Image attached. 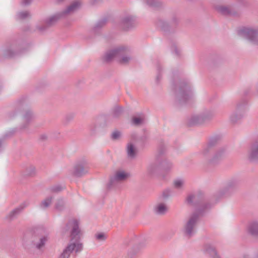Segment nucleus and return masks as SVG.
I'll list each match as a JSON object with an SVG mask.
<instances>
[{
    "instance_id": "nucleus-1",
    "label": "nucleus",
    "mask_w": 258,
    "mask_h": 258,
    "mask_svg": "<svg viewBox=\"0 0 258 258\" xmlns=\"http://www.w3.org/2000/svg\"><path fill=\"white\" fill-rule=\"evenodd\" d=\"M67 227L72 229L71 232V242L63 250L58 258H69L74 250H75L76 252H78L81 251L83 248L82 244L78 241L80 232L78 221L77 220L70 221Z\"/></svg>"
},
{
    "instance_id": "nucleus-2",
    "label": "nucleus",
    "mask_w": 258,
    "mask_h": 258,
    "mask_svg": "<svg viewBox=\"0 0 258 258\" xmlns=\"http://www.w3.org/2000/svg\"><path fill=\"white\" fill-rule=\"evenodd\" d=\"M128 52V50L126 48L119 46L106 52L104 58L106 61H109L116 58L120 63L126 64L131 59V57L127 55Z\"/></svg>"
},
{
    "instance_id": "nucleus-3",
    "label": "nucleus",
    "mask_w": 258,
    "mask_h": 258,
    "mask_svg": "<svg viewBox=\"0 0 258 258\" xmlns=\"http://www.w3.org/2000/svg\"><path fill=\"white\" fill-rule=\"evenodd\" d=\"M198 219V215L197 214H193L185 225L184 232L188 236H190L195 232V227L197 222Z\"/></svg>"
},
{
    "instance_id": "nucleus-4",
    "label": "nucleus",
    "mask_w": 258,
    "mask_h": 258,
    "mask_svg": "<svg viewBox=\"0 0 258 258\" xmlns=\"http://www.w3.org/2000/svg\"><path fill=\"white\" fill-rule=\"evenodd\" d=\"M130 176V173L123 170H117L111 179L112 184H115L116 182H122L126 180Z\"/></svg>"
},
{
    "instance_id": "nucleus-5",
    "label": "nucleus",
    "mask_w": 258,
    "mask_h": 258,
    "mask_svg": "<svg viewBox=\"0 0 258 258\" xmlns=\"http://www.w3.org/2000/svg\"><path fill=\"white\" fill-rule=\"evenodd\" d=\"M239 34L241 36L247 38L251 42H255L256 41L257 33L253 29L244 28L240 31Z\"/></svg>"
},
{
    "instance_id": "nucleus-6",
    "label": "nucleus",
    "mask_w": 258,
    "mask_h": 258,
    "mask_svg": "<svg viewBox=\"0 0 258 258\" xmlns=\"http://www.w3.org/2000/svg\"><path fill=\"white\" fill-rule=\"evenodd\" d=\"M248 158L252 161L258 159V141L251 146L248 153Z\"/></svg>"
},
{
    "instance_id": "nucleus-7",
    "label": "nucleus",
    "mask_w": 258,
    "mask_h": 258,
    "mask_svg": "<svg viewBox=\"0 0 258 258\" xmlns=\"http://www.w3.org/2000/svg\"><path fill=\"white\" fill-rule=\"evenodd\" d=\"M88 171V168L82 164H78L75 166L74 170V174L76 176H81Z\"/></svg>"
},
{
    "instance_id": "nucleus-8",
    "label": "nucleus",
    "mask_w": 258,
    "mask_h": 258,
    "mask_svg": "<svg viewBox=\"0 0 258 258\" xmlns=\"http://www.w3.org/2000/svg\"><path fill=\"white\" fill-rule=\"evenodd\" d=\"M135 23V20L132 16L124 18L121 21V25L123 29H127L132 26Z\"/></svg>"
},
{
    "instance_id": "nucleus-9",
    "label": "nucleus",
    "mask_w": 258,
    "mask_h": 258,
    "mask_svg": "<svg viewBox=\"0 0 258 258\" xmlns=\"http://www.w3.org/2000/svg\"><path fill=\"white\" fill-rule=\"evenodd\" d=\"M168 210L167 205L165 203H159L158 204L155 208V212L160 215H163L165 214Z\"/></svg>"
},
{
    "instance_id": "nucleus-10",
    "label": "nucleus",
    "mask_w": 258,
    "mask_h": 258,
    "mask_svg": "<svg viewBox=\"0 0 258 258\" xmlns=\"http://www.w3.org/2000/svg\"><path fill=\"white\" fill-rule=\"evenodd\" d=\"M212 114L210 113H205L200 116H196L193 118L195 123H200L207 120H209L212 117Z\"/></svg>"
},
{
    "instance_id": "nucleus-11",
    "label": "nucleus",
    "mask_w": 258,
    "mask_h": 258,
    "mask_svg": "<svg viewBox=\"0 0 258 258\" xmlns=\"http://www.w3.org/2000/svg\"><path fill=\"white\" fill-rule=\"evenodd\" d=\"M248 231L253 236H258V223L253 222L249 224Z\"/></svg>"
},
{
    "instance_id": "nucleus-12",
    "label": "nucleus",
    "mask_w": 258,
    "mask_h": 258,
    "mask_svg": "<svg viewBox=\"0 0 258 258\" xmlns=\"http://www.w3.org/2000/svg\"><path fill=\"white\" fill-rule=\"evenodd\" d=\"M81 4L79 2H75L71 4L64 12L66 14L72 13L77 10L80 6Z\"/></svg>"
},
{
    "instance_id": "nucleus-13",
    "label": "nucleus",
    "mask_w": 258,
    "mask_h": 258,
    "mask_svg": "<svg viewBox=\"0 0 258 258\" xmlns=\"http://www.w3.org/2000/svg\"><path fill=\"white\" fill-rule=\"evenodd\" d=\"M137 153V150L135 148L134 146L130 143L127 146V156L131 158H133L135 157Z\"/></svg>"
},
{
    "instance_id": "nucleus-14",
    "label": "nucleus",
    "mask_w": 258,
    "mask_h": 258,
    "mask_svg": "<svg viewBox=\"0 0 258 258\" xmlns=\"http://www.w3.org/2000/svg\"><path fill=\"white\" fill-rule=\"evenodd\" d=\"M23 209V207L21 206L14 209L9 213L7 216L8 218L9 219H12L14 218L15 216L18 215L22 211Z\"/></svg>"
},
{
    "instance_id": "nucleus-15",
    "label": "nucleus",
    "mask_w": 258,
    "mask_h": 258,
    "mask_svg": "<svg viewBox=\"0 0 258 258\" xmlns=\"http://www.w3.org/2000/svg\"><path fill=\"white\" fill-rule=\"evenodd\" d=\"M158 168V166L156 164H151L148 166L147 172L149 174L152 175L156 172Z\"/></svg>"
},
{
    "instance_id": "nucleus-16",
    "label": "nucleus",
    "mask_w": 258,
    "mask_h": 258,
    "mask_svg": "<svg viewBox=\"0 0 258 258\" xmlns=\"http://www.w3.org/2000/svg\"><path fill=\"white\" fill-rule=\"evenodd\" d=\"M52 200V197H49L43 200L41 204L40 207L42 209H45L48 207L51 204Z\"/></svg>"
},
{
    "instance_id": "nucleus-17",
    "label": "nucleus",
    "mask_w": 258,
    "mask_h": 258,
    "mask_svg": "<svg viewBox=\"0 0 258 258\" xmlns=\"http://www.w3.org/2000/svg\"><path fill=\"white\" fill-rule=\"evenodd\" d=\"M145 118L143 116L139 117H134L132 118V123L136 125H138L143 123Z\"/></svg>"
},
{
    "instance_id": "nucleus-18",
    "label": "nucleus",
    "mask_w": 258,
    "mask_h": 258,
    "mask_svg": "<svg viewBox=\"0 0 258 258\" xmlns=\"http://www.w3.org/2000/svg\"><path fill=\"white\" fill-rule=\"evenodd\" d=\"M47 240V238L45 236H43L41 237L39 239V241L37 243H36L35 244L36 247L38 248H41L45 244L46 241Z\"/></svg>"
},
{
    "instance_id": "nucleus-19",
    "label": "nucleus",
    "mask_w": 258,
    "mask_h": 258,
    "mask_svg": "<svg viewBox=\"0 0 258 258\" xmlns=\"http://www.w3.org/2000/svg\"><path fill=\"white\" fill-rule=\"evenodd\" d=\"M30 16V13L27 11L19 12L17 14V18L19 20L25 19Z\"/></svg>"
},
{
    "instance_id": "nucleus-20",
    "label": "nucleus",
    "mask_w": 258,
    "mask_h": 258,
    "mask_svg": "<svg viewBox=\"0 0 258 258\" xmlns=\"http://www.w3.org/2000/svg\"><path fill=\"white\" fill-rule=\"evenodd\" d=\"M207 252L211 255L213 258H220L219 256L217 255V252L216 250L212 247H210L206 250Z\"/></svg>"
},
{
    "instance_id": "nucleus-21",
    "label": "nucleus",
    "mask_w": 258,
    "mask_h": 258,
    "mask_svg": "<svg viewBox=\"0 0 258 258\" xmlns=\"http://www.w3.org/2000/svg\"><path fill=\"white\" fill-rule=\"evenodd\" d=\"M138 252V250L135 248H130L128 250L127 256L128 258H134Z\"/></svg>"
},
{
    "instance_id": "nucleus-22",
    "label": "nucleus",
    "mask_w": 258,
    "mask_h": 258,
    "mask_svg": "<svg viewBox=\"0 0 258 258\" xmlns=\"http://www.w3.org/2000/svg\"><path fill=\"white\" fill-rule=\"evenodd\" d=\"M242 117L241 114H237L236 113H233L230 117L231 122L234 123L237 122Z\"/></svg>"
},
{
    "instance_id": "nucleus-23",
    "label": "nucleus",
    "mask_w": 258,
    "mask_h": 258,
    "mask_svg": "<svg viewBox=\"0 0 258 258\" xmlns=\"http://www.w3.org/2000/svg\"><path fill=\"white\" fill-rule=\"evenodd\" d=\"M95 238L96 240L99 241H103L105 240L107 238L106 235L104 233H98L95 234Z\"/></svg>"
},
{
    "instance_id": "nucleus-24",
    "label": "nucleus",
    "mask_w": 258,
    "mask_h": 258,
    "mask_svg": "<svg viewBox=\"0 0 258 258\" xmlns=\"http://www.w3.org/2000/svg\"><path fill=\"white\" fill-rule=\"evenodd\" d=\"M184 181L181 179H178L174 181V186L176 188H180L184 185Z\"/></svg>"
},
{
    "instance_id": "nucleus-25",
    "label": "nucleus",
    "mask_w": 258,
    "mask_h": 258,
    "mask_svg": "<svg viewBox=\"0 0 258 258\" xmlns=\"http://www.w3.org/2000/svg\"><path fill=\"white\" fill-rule=\"evenodd\" d=\"M122 112V108L120 107L117 106L114 108L113 110L112 115L114 117H118Z\"/></svg>"
},
{
    "instance_id": "nucleus-26",
    "label": "nucleus",
    "mask_w": 258,
    "mask_h": 258,
    "mask_svg": "<svg viewBox=\"0 0 258 258\" xmlns=\"http://www.w3.org/2000/svg\"><path fill=\"white\" fill-rule=\"evenodd\" d=\"M212 152V151L211 150V147L208 146L204 149L202 153L204 157H207Z\"/></svg>"
},
{
    "instance_id": "nucleus-27",
    "label": "nucleus",
    "mask_w": 258,
    "mask_h": 258,
    "mask_svg": "<svg viewBox=\"0 0 258 258\" xmlns=\"http://www.w3.org/2000/svg\"><path fill=\"white\" fill-rule=\"evenodd\" d=\"M197 196L194 195H189L186 199V201L188 204H191L194 201L197 200Z\"/></svg>"
},
{
    "instance_id": "nucleus-28",
    "label": "nucleus",
    "mask_w": 258,
    "mask_h": 258,
    "mask_svg": "<svg viewBox=\"0 0 258 258\" xmlns=\"http://www.w3.org/2000/svg\"><path fill=\"white\" fill-rule=\"evenodd\" d=\"M120 136H121L120 132L116 131L112 133V134L111 135V138L113 140H117L120 137Z\"/></svg>"
},
{
    "instance_id": "nucleus-29",
    "label": "nucleus",
    "mask_w": 258,
    "mask_h": 258,
    "mask_svg": "<svg viewBox=\"0 0 258 258\" xmlns=\"http://www.w3.org/2000/svg\"><path fill=\"white\" fill-rule=\"evenodd\" d=\"M63 205V201L62 200H58L56 204L55 208L58 210H61L62 208Z\"/></svg>"
},
{
    "instance_id": "nucleus-30",
    "label": "nucleus",
    "mask_w": 258,
    "mask_h": 258,
    "mask_svg": "<svg viewBox=\"0 0 258 258\" xmlns=\"http://www.w3.org/2000/svg\"><path fill=\"white\" fill-rule=\"evenodd\" d=\"M222 156H223V155H222V154L221 153H217L213 157V158L212 159V161L213 162H216L218 160L221 159Z\"/></svg>"
},
{
    "instance_id": "nucleus-31",
    "label": "nucleus",
    "mask_w": 258,
    "mask_h": 258,
    "mask_svg": "<svg viewBox=\"0 0 258 258\" xmlns=\"http://www.w3.org/2000/svg\"><path fill=\"white\" fill-rule=\"evenodd\" d=\"M147 4L150 6H155L157 3L156 0H146Z\"/></svg>"
},
{
    "instance_id": "nucleus-32",
    "label": "nucleus",
    "mask_w": 258,
    "mask_h": 258,
    "mask_svg": "<svg viewBox=\"0 0 258 258\" xmlns=\"http://www.w3.org/2000/svg\"><path fill=\"white\" fill-rule=\"evenodd\" d=\"M57 16H53V17H51V18H50L48 21V23L49 24H51L53 22L56 21L57 19Z\"/></svg>"
},
{
    "instance_id": "nucleus-33",
    "label": "nucleus",
    "mask_w": 258,
    "mask_h": 258,
    "mask_svg": "<svg viewBox=\"0 0 258 258\" xmlns=\"http://www.w3.org/2000/svg\"><path fill=\"white\" fill-rule=\"evenodd\" d=\"M32 0H23L22 3L24 5H27L31 2Z\"/></svg>"
},
{
    "instance_id": "nucleus-34",
    "label": "nucleus",
    "mask_w": 258,
    "mask_h": 258,
    "mask_svg": "<svg viewBox=\"0 0 258 258\" xmlns=\"http://www.w3.org/2000/svg\"><path fill=\"white\" fill-rule=\"evenodd\" d=\"M222 11L223 13H225L228 12V10L226 8H224L222 9Z\"/></svg>"
},
{
    "instance_id": "nucleus-35",
    "label": "nucleus",
    "mask_w": 258,
    "mask_h": 258,
    "mask_svg": "<svg viewBox=\"0 0 258 258\" xmlns=\"http://www.w3.org/2000/svg\"><path fill=\"white\" fill-rule=\"evenodd\" d=\"M60 189L58 188V187H54L52 188V191H59Z\"/></svg>"
},
{
    "instance_id": "nucleus-36",
    "label": "nucleus",
    "mask_w": 258,
    "mask_h": 258,
    "mask_svg": "<svg viewBox=\"0 0 258 258\" xmlns=\"http://www.w3.org/2000/svg\"><path fill=\"white\" fill-rule=\"evenodd\" d=\"M1 146V142L0 141V147Z\"/></svg>"
}]
</instances>
